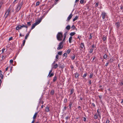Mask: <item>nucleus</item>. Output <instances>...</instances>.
<instances>
[{
  "label": "nucleus",
  "mask_w": 123,
  "mask_h": 123,
  "mask_svg": "<svg viewBox=\"0 0 123 123\" xmlns=\"http://www.w3.org/2000/svg\"><path fill=\"white\" fill-rule=\"evenodd\" d=\"M64 42H63V41H62V42L59 43L58 45V47L57 48V50H59L63 48V43Z\"/></svg>",
  "instance_id": "4"
},
{
  "label": "nucleus",
  "mask_w": 123,
  "mask_h": 123,
  "mask_svg": "<svg viewBox=\"0 0 123 123\" xmlns=\"http://www.w3.org/2000/svg\"><path fill=\"white\" fill-rule=\"evenodd\" d=\"M45 110L46 112H48L49 111V108L48 107H46V108Z\"/></svg>",
  "instance_id": "17"
},
{
  "label": "nucleus",
  "mask_w": 123,
  "mask_h": 123,
  "mask_svg": "<svg viewBox=\"0 0 123 123\" xmlns=\"http://www.w3.org/2000/svg\"><path fill=\"white\" fill-rule=\"evenodd\" d=\"M34 120H33L32 121L31 123H34Z\"/></svg>",
  "instance_id": "60"
},
{
  "label": "nucleus",
  "mask_w": 123,
  "mask_h": 123,
  "mask_svg": "<svg viewBox=\"0 0 123 123\" xmlns=\"http://www.w3.org/2000/svg\"><path fill=\"white\" fill-rule=\"evenodd\" d=\"M12 37H11L9 38V41H10L12 40Z\"/></svg>",
  "instance_id": "43"
},
{
  "label": "nucleus",
  "mask_w": 123,
  "mask_h": 123,
  "mask_svg": "<svg viewBox=\"0 0 123 123\" xmlns=\"http://www.w3.org/2000/svg\"><path fill=\"white\" fill-rule=\"evenodd\" d=\"M70 67L72 69H73L74 68V67L72 66H71Z\"/></svg>",
  "instance_id": "57"
},
{
  "label": "nucleus",
  "mask_w": 123,
  "mask_h": 123,
  "mask_svg": "<svg viewBox=\"0 0 123 123\" xmlns=\"http://www.w3.org/2000/svg\"><path fill=\"white\" fill-rule=\"evenodd\" d=\"M10 11V9L9 8L8 9L5 14L6 17H7L9 15Z\"/></svg>",
  "instance_id": "7"
},
{
  "label": "nucleus",
  "mask_w": 123,
  "mask_h": 123,
  "mask_svg": "<svg viewBox=\"0 0 123 123\" xmlns=\"http://www.w3.org/2000/svg\"><path fill=\"white\" fill-rule=\"evenodd\" d=\"M5 49H2V53H3L4 52V51L5 50Z\"/></svg>",
  "instance_id": "47"
},
{
  "label": "nucleus",
  "mask_w": 123,
  "mask_h": 123,
  "mask_svg": "<svg viewBox=\"0 0 123 123\" xmlns=\"http://www.w3.org/2000/svg\"><path fill=\"white\" fill-rule=\"evenodd\" d=\"M54 90H52L50 92V94H51L53 95L54 93Z\"/></svg>",
  "instance_id": "27"
},
{
  "label": "nucleus",
  "mask_w": 123,
  "mask_h": 123,
  "mask_svg": "<svg viewBox=\"0 0 123 123\" xmlns=\"http://www.w3.org/2000/svg\"><path fill=\"white\" fill-rule=\"evenodd\" d=\"M98 116L96 115H94V118L95 119H97L98 118Z\"/></svg>",
  "instance_id": "24"
},
{
  "label": "nucleus",
  "mask_w": 123,
  "mask_h": 123,
  "mask_svg": "<svg viewBox=\"0 0 123 123\" xmlns=\"http://www.w3.org/2000/svg\"><path fill=\"white\" fill-rule=\"evenodd\" d=\"M54 75V74L53 73H50V74H49V75H48V76H49V77H51L53 76Z\"/></svg>",
  "instance_id": "22"
},
{
  "label": "nucleus",
  "mask_w": 123,
  "mask_h": 123,
  "mask_svg": "<svg viewBox=\"0 0 123 123\" xmlns=\"http://www.w3.org/2000/svg\"><path fill=\"white\" fill-rule=\"evenodd\" d=\"M67 33L66 32H65L64 34V38L63 40V42H65V39L66 37V35H67Z\"/></svg>",
  "instance_id": "10"
},
{
  "label": "nucleus",
  "mask_w": 123,
  "mask_h": 123,
  "mask_svg": "<svg viewBox=\"0 0 123 123\" xmlns=\"http://www.w3.org/2000/svg\"><path fill=\"white\" fill-rule=\"evenodd\" d=\"M57 79V77L56 76H54V77L53 79V82H55V81Z\"/></svg>",
  "instance_id": "19"
},
{
  "label": "nucleus",
  "mask_w": 123,
  "mask_h": 123,
  "mask_svg": "<svg viewBox=\"0 0 123 123\" xmlns=\"http://www.w3.org/2000/svg\"><path fill=\"white\" fill-rule=\"evenodd\" d=\"M84 0H80V3L81 4H83L84 2Z\"/></svg>",
  "instance_id": "35"
},
{
  "label": "nucleus",
  "mask_w": 123,
  "mask_h": 123,
  "mask_svg": "<svg viewBox=\"0 0 123 123\" xmlns=\"http://www.w3.org/2000/svg\"><path fill=\"white\" fill-rule=\"evenodd\" d=\"M23 4V1H21L18 4L17 7L16 8V11L17 12H18L21 9Z\"/></svg>",
  "instance_id": "1"
},
{
  "label": "nucleus",
  "mask_w": 123,
  "mask_h": 123,
  "mask_svg": "<svg viewBox=\"0 0 123 123\" xmlns=\"http://www.w3.org/2000/svg\"><path fill=\"white\" fill-rule=\"evenodd\" d=\"M79 0H76L75 1V2L76 3Z\"/></svg>",
  "instance_id": "62"
},
{
  "label": "nucleus",
  "mask_w": 123,
  "mask_h": 123,
  "mask_svg": "<svg viewBox=\"0 0 123 123\" xmlns=\"http://www.w3.org/2000/svg\"><path fill=\"white\" fill-rule=\"evenodd\" d=\"M75 34V32H72L71 33L70 35L71 36H73Z\"/></svg>",
  "instance_id": "18"
},
{
  "label": "nucleus",
  "mask_w": 123,
  "mask_h": 123,
  "mask_svg": "<svg viewBox=\"0 0 123 123\" xmlns=\"http://www.w3.org/2000/svg\"><path fill=\"white\" fill-rule=\"evenodd\" d=\"M65 118H66V119L67 120V119H68L69 118V117H68L67 116V117H66Z\"/></svg>",
  "instance_id": "52"
},
{
  "label": "nucleus",
  "mask_w": 123,
  "mask_h": 123,
  "mask_svg": "<svg viewBox=\"0 0 123 123\" xmlns=\"http://www.w3.org/2000/svg\"><path fill=\"white\" fill-rule=\"evenodd\" d=\"M107 57V55L106 54H105L103 56L104 58L105 59H106Z\"/></svg>",
  "instance_id": "26"
},
{
  "label": "nucleus",
  "mask_w": 123,
  "mask_h": 123,
  "mask_svg": "<svg viewBox=\"0 0 123 123\" xmlns=\"http://www.w3.org/2000/svg\"><path fill=\"white\" fill-rule=\"evenodd\" d=\"M62 51H60L58 52V55H62Z\"/></svg>",
  "instance_id": "20"
},
{
  "label": "nucleus",
  "mask_w": 123,
  "mask_h": 123,
  "mask_svg": "<svg viewBox=\"0 0 123 123\" xmlns=\"http://www.w3.org/2000/svg\"><path fill=\"white\" fill-rule=\"evenodd\" d=\"M108 64V63L107 62V63L105 64V66H107Z\"/></svg>",
  "instance_id": "53"
},
{
  "label": "nucleus",
  "mask_w": 123,
  "mask_h": 123,
  "mask_svg": "<svg viewBox=\"0 0 123 123\" xmlns=\"http://www.w3.org/2000/svg\"><path fill=\"white\" fill-rule=\"evenodd\" d=\"M75 58V56L74 55L73 56L71 57V59L72 60H74Z\"/></svg>",
  "instance_id": "36"
},
{
  "label": "nucleus",
  "mask_w": 123,
  "mask_h": 123,
  "mask_svg": "<svg viewBox=\"0 0 123 123\" xmlns=\"http://www.w3.org/2000/svg\"><path fill=\"white\" fill-rule=\"evenodd\" d=\"M58 56H59L58 55H56V56L55 58L56 59H58Z\"/></svg>",
  "instance_id": "41"
},
{
  "label": "nucleus",
  "mask_w": 123,
  "mask_h": 123,
  "mask_svg": "<svg viewBox=\"0 0 123 123\" xmlns=\"http://www.w3.org/2000/svg\"><path fill=\"white\" fill-rule=\"evenodd\" d=\"M70 51H71L70 50V49H68L67 50V53H68V54H69V53L70 52Z\"/></svg>",
  "instance_id": "31"
},
{
  "label": "nucleus",
  "mask_w": 123,
  "mask_h": 123,
  "mask_svg": "<svg viewBox=\"0 0 123 123\" xmlns=\"http://www.w3.org/2000/svg\"><path fill=\"white\" fill-rule=\"evenodd\" d=\"M39 2L38 1L36 3V6H38L39 5Z\"/></svg>",
  "instance_id": "38"
},
{
  "label": "nucleus",
  "mask_w": 123,
  "mask_h": 123,
  "mask_svg": "<svg viewBox=\"0 0 123 123\" xmlns=\"http://www.w3.org/2000/svg\"><path fill=\"white\" fill-rule=\"evenodd\" d=\"M75 28V26L74 25H73L71 27V28L73 29H74Z\"/></svg>",
  "instance_id": "37"
},
{
  "label": "nucleus",
  "mask_w": 123,
  "mask_h": 123,
  "mask_svg": "<svg viewBox=\"0 0 123 123\" xmlns=\"http://www.w3.org/2000/svg\"><path fill=\"white\" fill-rule=\"evenodd\" d=\"M74 89H72L70 91V93L69 95H71L72 94H73V92H74Z\"/></svg>",
  "instance_id": "13"
},
{
  "label": "nucleus",
  "mask_w": 123,
  "mask_h": 123,
  "mask_svg": "<svg viewBox=\"0 0 123 123\" xmlns=\"http://www.w3.org/2000/svg\"><path fill=\"white\" fill-rule=\"evenodd\" d=\"M113 60L112 59H111L110 60V62H113Z\"/></svg>",
  "instance_id": "44"
},
{
  "label": "nucleus",
  "mask_w": 123,
  "mask_h": 123,
  "mask_svg": "<svg viewBox=\"0 0 123 123\" xmlns=\"http://www.w3.org/2000/svg\"><path fill=\"white\" fill-rule=\"evenodd\" d=\"M28 26L26 25H18L16 26V30H19L21 29L22 28L25 27L26 28H28Z\"/></svg>",
  "instance_id": "3"
},
{
  "label": "nucleus",
  "mask_w": 123,
  "mask_h": 123,
  "mask_svg": "<svg viewBox=\"0 0 123 123\" xmlns=\"http://www.w3.org/2000/svg\"><path fill=\"white\" fill-rule=\"evenodd\" d=\"M98 6V3H97L96 4L95 6L96 7H97Z\"/></svg>",
  "instance_id": "45"
},
{
  "label": "nucleus",
  "mask_w": 123,
  "mask_h": 123,
  "mask_svg": "<svg viewBox=\"0 0 123 123\" xmlns=\"http://www.w3.org/2000/svg\"><path fill=\"white\" fill-rule=\"evenodd\" d=\"M2 58L3 59H4V58H5V57H4V56H3L2 57Z\"/></svg>",
  "instance_id": "59"
},
{
  "label": "nucleus",
  "mask_w": 123,
  "mask_h": 123,
  "mask_svg": "<svg viewBox=\"0 0 123 123\" xmlns=\"http://www.w3.org/2000/svg\"><path fill=\"white\" fill-rule=\"evenodd\" d=\"M10 63H12L13 62V60H10Z\"/></svg>",
  "instance_id": "42"
},
{
  "label": "nucleus",
  "mask_w": 123,
  "mask_h": 123,
  "mask_svg": "<svg viewBox=\"0 0 123 123\" xmlns=\"http://www.w3.org/2000/svg\"><path fill=\"white\" fill-rule=\"evenodd\" d=\"M52 71V69L49 72V75H49V74H50L51 73V72Z\"/></svg>",
  "instance_id": "46"
},
{
  "label": "nucleus",
  "mask_w": 123,
  "mask_h": 123,
  "mask_svg": "<svg viewBox=\"0 0 123 123\" xmlns=\"http://www.w3.org/2000/svg\"><path fill=\"white\" fill-rule=\"evenodd\" d=\"M55 61H54V62L52 64V68H54L55 69L57 67L58 65L57 64H55Z\"/></svg>",
  "instance_id": "6"
},
{
  "label": "nucleus",
  "mask_w": 123,
  "mask_h": 123,
  "mask_svg": "<svg viewBox=\"0 0 123 123\" xmlns=\"http://www.w3.org/2000/svg\"><path fill=\"white\" fill-rule=\"evenodd\" d=\"M94 45H93L92 46V47L93 48L94 47Z\"/></svg>",
  "instance_id": "61"
},
{
  "label": "nucleus",
  "mask_w": 123,
  "mask_h": 123,
  "mask_svg": "<svg viewBox=\"0 0 123 123\" xmlns=\"http://www.w3.org/2000/svg\"><path fill=\"white\" fill-rule=\"evenodd\" d=\"M73 16V15H72V14H71L68 16L67 18V20L68 21L70 20L71 19V18H72Z\"/></svg>",
  "instance_id": "8"
},
{
  "label": "nucleus",
  "mask_w": 123,
  "mask_h": 123,
  "mask_svg": "<svg viewBox=\"0 0 123 123\" xmlns=\"http://www.w3.org/2000/svg\"><path fill=\"white\" fill-rule=\"evenodd\" d=\"M27 25L28 26H30L31 25V23L30 22H27Z\"/></svg>",
  "instance_id": "30"
},
{
  "label": "nucleus",
  "mask_w": 123,
  "mask_h": 123,
  "mask_svg": "<svg viewBox=\"0 0 123 123\" xmlns=\"http://www.w3.org/2000/svg\"><path fill=\"white\" fill-rule=\"evenodd\" d=\"M80 47L82 48V49L84 46V44L82 43H81L80 45Z\"/></svg>",
  "instance_id": "21"
},
{
  "label": "nucleus",
  "mask_w": 123,
  "mask_h": 123,
  "mask_svg": "<svg viewBox=\"0 0 123 123\" xmlns=\"http://www.w3.org/2000/svg\"><path fill=\"white\" fill-rule=\"evenodd\" d=\"M72 37L71 36H70L69 38V43H70L71 42V40H72Z\"/></svg>",
  "instance_id": "16"
},
{
  "label": "nucleus",
  "mask_w": 123,
  "mask_h": 123,
  "mask_svg": "<svg viewBox=\"0 0 123 123\" xmlns=\"http://www.w3.org/2000/svg\"><path fill=\"white\" fill-rule=\"evenodd\" d=\"M109 120H107L106 122V123H109Z\"/></svg>",
  "instance_id": "49"
},
{
  "label": "nucleus",
  "mask_w": 123,
  "mask_h": 123,
  "mask_svg": "<svg viewBox=\"0 0 123 123\" xmlns=\"http://www.w3.org/2000/svg\"><path fill=\"white\" fill-rule=\"evenodd\" d=\"M71 105H71V104H70L69 105V107L70 108L71 107Z\"/></svg>",
  "instance_id": "58"
},
{
  "label": "nucleus",
  "mask_w": 123,
  "mask_h": 123,
  "mask_svg": "<svg viewBox=\"0 0 123 123\" xmlns=\"http://www.w3.org/2000/svg\"><path fill=\"white\" fill-rule=\"evenodd\" d=\"M62 33L61 32H59L58 33L57 35V38L58 40L60 41L62 40Z\"/></svg>",
  "instance_id": "2"
},
{
  "label": "nucleus",
  "mask_w": 123,
  "mask_h": 123,
  "mask_svg": "<svg viewBox=\"0 0 123 123\" xmlns=\"http://www.w3.org/2000/svg\"><path fill=\"white\" fill-rule=\"evenodd\" d=\"M93 74H91L90 75V78H91L92 77V76H93Z\"/></svg>",
  "instance_id": "34"
},
{
  "label": "nucleus",
  "mask_w": 123,
  "mask_h": 123,
  "mask_svg": "<svg viewBox=\"0 0 123 123\" xmlns=\"http://www.w3.org/2000/svg\"><path fill=\"white\" fill-rule=\"evenodd\" d=\"M17 0H14V1L13 2V3H15V2Z\"/></svg>",
  "instance_id": "56"
},
{
  "label": "nucleus",
  "mask_w": 123,
  "mask_h": 123,
  "mask_svg": "<svg viewBox=\"0 0 123 123\" xmlns=\"http://www.w3.org/2000/svg\"><path fill=\"white\" fill-rule=\"evenodd\" d=\"M103 39L104 41H105V38L104 37L103 38Z\"/></svg>",
  "instance_id": "64"
},
{
  "label": "nucleus",
  "mask_w": 123,
  "mask_h": 123,
  "mask_svg": "<svg viewBox=\"0 0 123 123\" xmlns=\"http://www.w3.org/2000/svg\"><path fill=\"white\" fill-rule=\"evenodd\" d=\"M67 56V54L66 53H65L63 54V57H66Z\"/></svg>",
  "instance_id": "23"
},
{
  "label": "nucleus",
  "mask_w": 123,
  "mask_h": 123,
  "mask_svg": "<svg viewBox=\"0 0 123 123\" xmlns=\"http://www.w3.org/2000/svg\"><path fill=\"white\" fill-rule=\"evenodd\" d=\"M37 113H38L37 112H36L35 113V114H34V115L33 116V120H34V119L36 117Z\"/></svg>",
  "instance_id": "11"
},
{
  "label": "nucleus",
  "mask_w": 123,
  "mask_h": 123,
  "mask_svg": "<svg viewBox=\"0 0 123 123\" xmlns=\"http://www.w3.org/2000/svg\"><path fill=\"white\" fill-rule=\"evenodd\" d=\"M19 36H20L22 37V36H24V35H22L21 34V33H20L19 34Z\"/></svg>",
  "instance_id": "55"
},
{
  "label": "nucleus",
  "mask_w": 123,
  "mask_h": 123,
  "mask_svg": "<svg viewBox=\"0 0 123 123\" xmlns=\"http://www.w3.org/2000/svg\"><path fill=\"white\" fill-rule=\"evenodd\" d=\"M78 17L77 16H76L75 17L74 19H73V21L74 22V21L75 20H77L78 19Z\"/></svg>",
  "instance_id": "14"
},
{
  "label": "nucleus",
  "mask_w": 123,
  "mask_h": 123,
  "mask_svg": "<svg viewBox=\"0 0 123 123\" xmlns=\"http://www.w3.org/2000/svg\"><path fill=\"white\" fill-rule=\"evenodd\" d=\"M93 49H90V51H89V53H92L93 51Z\"/></svg>",
  "instance_id": "33"
},
{
  "label": "nucleus",
  "mask_w": 123,
  "mask_h": 123,
  "mask_svg": "<svg viewBox=\"0 0 123 123\" xmlns=\"http://www.w3.org/2000/svg\"><path fill=\"white\" fill-rule=\"evenodd\" d=\"M70 26L69 25H68L66 27V29L68 30H69L70 29Z\"/></svg>",
  "instance_id": "15"
},
{
  "label": "nucleus",
  "mask_w": 123,
  "mask_h": 123,
  "mask_svg": "<svg viewBox=\"0 0 123 123\" xmlns=\"http://www.w3.org/2000/svg\"><path fill=\"white\" fill-rule=\"evenodd\" d=\"M79 76L78 74L77 73L75 74V76L76 78H77Z\"/></svg>",
  "instance_id": "25"
},
{
  "label": "nucleus",
  "mask_w": 123,
  "mask_h": 123,
  "mask_svg": "<svg viewBox=\"0 0 123 123\" xmlns=\"http://www.w3.org/2000/svg\"><path fill=\"white\" fill-rule=\"evenodd\" d=\"M25 40H24L23 41V46H24L25 45Z\"/></svg>",
  "instance_id": "40"
},
{
  "label": "nucleus",
  "mask_w": 123,
  "mask_h": 123,
  "mask_svg": "<svg viewBox=\"0 0 123 123\" xmlns=\"http://www.w3.org/2000/svg\"><path fill=\"white\" fill-rule=\"evenodd\" d=\"M97 112H98V115L100 117V113L99 112V111H98V110H97Z\"/></svg>",
  "instance_id": "50"
},
{
  "label": "nucleus",
  "mask_w": 123,
  "mask_h": 123,
  "mask_svg": "<svg viewBox=\"0 0 123 123\" xmlns=\"http://www.w3.org/2000/svg\"><path fill=\"white\" fill-rule=\"evenodd\" d=\"M36 25H36V24L35 23H34L32 25V26L31 28V29H33Z\"/></svg>",
  "instance_id": "12"
},
{
  "label": "nucleus",
  "mask_w": 123,
  "mask_h": 123,
  "mask_svg": "<svg viewBox=\"0 0 123 123\" xmlns=\"http://www.w3.org/2000/svg\"><path fill=\"white\" fill-rule=\"evenodd\" d=\"M87 75V74L86 73H85L84 74V75H83V77L84 78H85L86 77Z\"/></svg>",
  "instance_id": "39"
},
{
  "label": "nucleus",
  "mask_w": 123,
  "mask_h": 123,
  "mask_svg": "<svg viewBox=\"0 0 123 123\" xmlns=\"http://www.w3.org/2000/svg\"><path fill=\"white\" fill-rule=\"evenodd\" d=\"M83 120L85 121H86V118L85 117H84Z\"/></svg>",
  "instance_id": "51"
},
{
  "label": "nucleus",
  "mask_w": 123,
  "mask_h": 123,
  "mask_svg": "<svg viewBox=\"0 0 123 123\" xmlns=\"http://www.w3.org/2000/svg\"><path fill=\"white\" fill-rule=\"evenodd\" d=\"M92 38V36H91V34H90V36H89V39H91Z\"/></svg>",
  "instance_id": "48"
},
{
  "label": "nucleus",
  "mask_w": 123,
  "mask_h": 123,
  "mask_svg": "<svg viewBox=\"0 0 123 123\" xmlns=\"http://www.w3.org/2000/svg\"><path fill=\"white\" fill-rule=\"evenodd\" d=\"M29 36V35H28V34H27L25 36V39H26L27 38V37H28V36Z\"/></svg>",
  "instance_id": "32"
},
{
  "label": "nucleus",
  "mask_w": 123,
  "mask_h": 123,
  "mask_svg": "<svg viewBox=\"0 0 123 123\" xmlns=\"http://www.w3.org/2000/svg\"><path fill=\"white\" fill-rule=\"evenodd\" d=\"M119 24L118 23H116L115 25L117 27H118L119 26Z\"/></svg>",
  "instance_id": "28"
},
{
  "label": "nucleus",
  "mask_w": 123,
  "mask_h": 123,
  "mask_svg": "<svg viewBox=\"0 0 123 123\" xmlns=\"http://www.w3.org/2000/svg\"><path fill=\"white\" fill-rule=\"evenodd\" d=\"M8 69V67H7V68H6L5 70L6 71H7Z\"/></svg>",
  "instance_id": "54"
},
{
  "label": "nucleus",
  "mask_w": 123,
  "mask_h": 123,
  "mask_svg": "<svg viewBox=\"0 0 123 123\" xmlns=\"http://www.w3.org/2000/svg\"><path fill=\"white\" fill-rule=\"evenodd\" d=\"M67 101V99H65L64 100V101L65 102H66Z\"/></svg>",
  "instance_id": "63"
},
{
  "label": "nucleus",
  "mask_w": 123,
  "mask_h": 123,
  "mask_svg": "<svg viewBox=\"0 0 123 123\" xmlns=\"http://www.w3.org/2000/svg\"><path fill=\"white\" fill-rule=\"evenodd\" d=\"M102 18L103 19H104L105 17L106 16V14L104 12H102L101 15Z\"/></svg>",
  "instance_id": "9"
},
{
  "label": "nucleus",
  "mask_w": 123,
  "mask_h": 123,
  "mask_svg": "<svg viewBox=\"0 0 123 123\" xmlns=\"http://www.w3.org/2000/svg\"><path fill=\"white\" fill-rule=\"evenodd\" d=\"M43 17H42V18H40L39 20H37L36 22L34 23L37 25L41 21Z\"/></svg>",
  "instance_id": "5"
},
{
  "label": "nucleus",
  "mask_w": 123,
  "mask_h": 123,
  "mask_svg": "<svg viewBox=\"0 0 123 123\" xmlns=\"http://www.w3.org/2000/svg\"><path fill=\"white\" fill-rule=\"evenodd\" d=\"M1 74H0V77H1V79H2L3 78L4 76L3 75Z\"/></svg>",
  "instance_id": "29"
}]
</instances>
